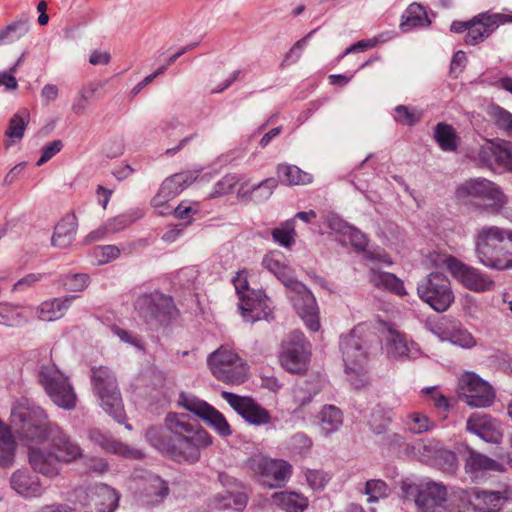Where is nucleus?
<instances>
[{
	"mask_svg": "<svg viewBox=\"0 0 512 512\" xmlns=\"http://www.w3.org/2000/svg\"><path fill=\"white\" fill-rule=\"evenodd\" d=\"M96 512H114L120 500V495L114 488L101 484L96 487Z\"/></svg>",
	"mask_w": 512,
	"mask_h": 512,
	"instance_id": "obj_44",
	"label": "nucleus"
},
{
	"mask_svg": "<svg viewBox=\"0 0 512 512\" xmlns=\"http://www.w3.org/2000/svg\"><path fill=\"white\" fill-rule=\"evenodd\" d=\"M94 256L100 264L108 263L120 255V250L115 245L97 246L94 248Z\"/></svg>",
	"mask_w": 512,
	"mask_h": 512,
	"instance_id": "obj_62",
	"label": "nucleus"
},
{
	"mask_svg": "<svg viewBox=\"0 0 512 512\" xmlns=\"http://www.w3.org/2000/svg\"><path fill=\"white\" fill-rule=\"evenodd\" d=\"M78 228V219L74 212H69L57 223L52 236V245L67 248L72 244Z\"/></svg>",
	"mask_w": 512,
	"mask_h": 512,
	"instance_id": "obj_32",
	"label": "nucleus"
},
{
	"mask_svg": "<svg viewBox=\"0 0 512 512\" xmlns=\"http://www.w3.org/2000/svg\"><path fill=\"white\" fill-rule=\"evenodd\" d=\"M247 466L258 481L269 488L285 485L290 479L292 465L283 459H271L263 455H255L247 461Z\"/></svg>",
	"mask_w": 512,
	"mask_h": 512,
	"instance_id": "obj_15",
	"label": "nucleus"
},
{
	"mask_svg": "<svg viewBox=\"0 0 512 512\" xmlns=\"http://www.w3.org/2000/svg\"><path fill=\"white\" fill-rule=\"evenodd\" d=\"M426 392L429 394L433 406L438 410L439 418L445 420L450 409L449 399L434 387L427 388Z\"/></svg>",
	"mask_w": 512,
	"mask_h": 512,
	"instance_id": "obj_58",
	"label": "nucleus"
},
{
	"mask_svg": "<svg viewBox=\"0 0 512 512\" xmlns=\"http://www.w3.org/2000/svg\"><path fill=\"white\" fill-rule=\"evenodd\" d=\"M338 226V231L342 235L341 242L344 244H350L356 251L362 252L368 245V240L360 230L355 227L348 225L342 221L331 222V228L335 229Z\"/></svg>",
	"mask_w": 512,
	"mask_h": 512,
	"instance_id": "obj_40",
	"label": "nucleus"
},
{
	"mask_svg": "<svg viewBox=\"0 0 512 512\" xmlns=\"http://www.w3.org/2000/svg\"><path fill=\"white\" fill-rule=\"evenodd\" d=\"M312 356V345L303 332L295 330L282 340L278 359L281 367L296 375H304L308 371Z\"/></svg>",
	"mask_w": 512,
	"mask_h": 512,
	"instance_id": "obj_12",
	"label": "nucleus"
},
{
	"mask_svg": "<svg viewBox=\"0 0 512 512\" xmlns=\"http://www.w3.org/2000/svg\"><path fill=\"white\" fill-rule=\"evenodd\" d=\"M15 457V441L12 434L6 431L0 435V466L10 467Z\"/></svg>",
	"mask_w": 512,
	"mask_h": 512,
	"instance_id": "obj_51",
	"label": "nucleus"
},
{
	"mask_svg": "<svg viewBox=\"0 0 512 512\" xmlns=\"http://www.w3.org/2000/svg\"><path fill=\"white\" fill-rule=\"evenodd\" d=\"M512 22V16L486 11L470 19L468 32L465 36L467 45H477L490 37L502 24Z\"/></svg>",
	"mask_w": 512,
	"mask_h": 512,
	"instance_id": "obj_24",
	"label": "nucleus"
},
{
	"mask_svg": "<svg viewBox=\"0 0 512 512\" xmlns=\"http://www.w3.org/2000/svg\"><path fill=\"white\" fill-rule=\"evenodd\" d=\"M431 24L425 8L418 3L410 4L401 16L400 29L403 33L415 28L428 27Z\"/></svg>",
	"mask_w": 512,
	"mask_h": 512,
	"instance_id": "obj_37",
	"label": "nucleus"
},
{
	"mask_svg": "<svg viewBox=\"0 0 512 512\" xmlns=\"http://www.w3.org/2000/svg\"><path fill=\"white\" fill-rule=\"evenodd\" d=\"M76 297L75 295H68L42 302L37 308L38 318L48 322L60 319Z\"/></svg>",
	"mask_w": 512,
	"mask_h": 512,
	"instance_id": "obj_34",
	"label": "nucleus"
},
{
	"mask_svg": "<svg viewBox=\"0 0 512 512\" xmlns=\"http://www.w3.org/2000/svg\"><path fill=\"white\" fill-rule=\"evenodd\" d=\"M312 439L303 432L294 434L288 443V449L293 456L305 457L312 449Z\"/></svg>",
	"mask_w": 512,
	"mask_h": 512,
	"instance_id": "obj_53",
	"label": "nucleus"
},
{
	"mask_svg": "<svg viewBox=\"0 0 512 512\" xmlns=\"http://www.w3.org/2000/svg\"><path fill=\"white\" fill-rule=\"evenodd\" d=\"M386 352L391 359H404L408 357L409 348L406 336L390 326L386 337Z\"/></svg>",
	"mask_w": 512,
	"mask_h": 512,
	"instance_id": "obj_41",
	"label": "nucleus"
},
{
	"mask_svg": "<svg viewBox=\"0 0 512 512\" xmlns=\"http://www.w3.org/2000/svg\"><path fill=\"white\" fill-rule=\"evenodd\" d=\"M11 428L20 439L43 440L51 427L45 411L25 401L13 406L10 416Z\"/></svg>",
	"mask_w": 512,
	"mask_h": 512,
	"instance_id": "obj_7",
	"label": "nucleus"
},
{
	"mask_svg": "<svg viewBox=\"0 0 512 512\" xmlns=\"http://www.w3.org/2000/svg\"><path fill=\"white\" fill-rule=\"evenodd\" d=\"M233 284L239 297L242 316L250 322L272 318V301L262 289L249 287L247 271L241 270L233 278Z\"/></svg>",
	"mask_w": 512,
	"mask_h": 512,
	"instance_id": "obj_10",
	"label": "nucleus"
},
{
	"mask_svg": "<svg viewBox=\"0 0 512 512\" xmlns=\"http://www.w3.org/2000/svg\"><path fill=\"white\" fill-rule=\"evenodd\" d=\"M316 32V29L310 31L306 36L298 40L292 48L285 54L280 67L285 68L292 64H295L302 56L304 49L306 48L309 39Z\"/></svg>",
	"mask_w": 512,
	"mask_h": 512,
	"instance_id": "obj_55",
	"label": "nucleus"
},
{
	"mask_svg": "<svg viewBox=\"0 0 512 512\" xmlns=\"http://www.w3.org/2000/svg\"><path fill=\"white\" fill-rule=\"evenodd\" d=\"M26 322L22 307L7 302H0V324L17 327Z\"/></svg>",
	"mask_w": 512,
	"mask_h": 512,
	"instance_id": "obj_46",
	"label": "nucleus"
},
{
	"mask_svg": "<svg viewBox=\"0 0 512 512\" xmlns=\"http://www.w3.org/2000/svg\"><path fill=\"white\" fill-rule=\"evenodd\" d=\"M134 309L139 318L149 326L167 327L180 316L173 297L158 290L139 295Z\"/></svg>",
	"mask_w": 512,
	"mask_h": 512,
	"instance_id": "obj_5",
	"label": "nucleus"
},
{
	"mask_svg": "<svg viewBox=\"0 0 512 512\" xmlns=\"http://www.w3.org/2000/svg\"><path fill=\"white\" fill-rule=\"evenodd\" d=\"M274 242L279 245L290 248L295 244V222L294 219H289L280 224L279 227L274 228L271 231Z\"/></svg>",
	"mask_w": 512,
	"mask_h": 512,
	"instance_id": "obj_47",
	"label": "nucleus"
},
{
	"mask_svg": "<svg viewBox=\"0 0 512 512\" xmlns=\"http://www.w3.org/2000/svg\"><path fill=\"white\" fill-rule=\"evenodd\" d=\"M459 395L471 407H489L495 399L493 387L472 372L460 378Z\"/></svg>",
	"mask_w": 512,
	"mask_h": 512,
	"instance_id": "obj_21",
	"label": "nucleus"
},
{
	"mask_svg": "<svg viewBox=\"0 0 512 512\" xmlns=\"http://www.w3.org/2000/svg\"><path fill=\"white\" fill-rule=\"evenodd\" d=\"M394 120L404 126H414L422 119V112L416 108L398 105L394 108Z\"/></svg>",
	"mask_w": 512,
	"mask_h": 512,
	"instance_id": "obj_52",
	"label": "nucleus"
},
{
	"mask_svg": "<svg viewBox=\"0 0 512 512\" xmlns=\"http://www.w3.org/2000/svg\"><path fill=\"white\" fill-rule=\"evenodd\" d=\"M212 375L219 381L240 385L248 379L247 363L231 348L221 346L208 357Z\"/></svg>",
	"mask_w": 512,
	"mask_h": 512,
	"instance_id": "obj_13",
	"label": "nucleus"
},
{
	"mask_svg": "<svg viewBox=\"0 0 512 512\" xmlns=\"http://www.w3.org/2000/svg\"><path fill=\"white\" fill-rule=\"evenodd\" d=\"M467 429L489 443L497 444L503 437L500 422L486 413H472L467 420Z\"/></svg>",
	"mask_w": 512,
	"mask_h": 512,
	"instance_id": "obj_27",
	"label": "nucleus"
},
{
	"mask_svg": "<svg viewBox=\"0 0 512 512\" xmlns=\"http://www.w3.org/2000/svg\"><path fill=\"white\" fill-rule=\"evenodd\" d=\"M369 282L378 289L389 291L398 296L407 294L404 282L393 273L372 267L369 270Z\"/></svg>",
	"mask_w": 512,
	"mask_h": 512,
	"instance_id": "obj_33",
	"label": "nucleus"
},
{
	"mask_svg": "<svg viewBox=\"0 0 512 512\" xmlns=\"http://www.w3.org/2000/svg\"><path fill=\"white\" fill-rule=\"evenodd\" d=\"M89 439L94 444L100 446L103 450L120 455L124 458L140 460L145 456L141 450L119 442L99 429H91L89 432Z\"/></svg>",
	"mask_w": 512,
	"mask_h": 512,
	"instance_id": "obj_30",
	"label": "nucleus"
},
{
	"mask_svg": "<svg viewBox=\"0 0 512 512\" xmlns=\"http://www.w3.org/2000/svg\"><path fill=\"white\" fill-rule=\"evenodd\" d=\"M29 117L27 109L15 113L9 121L5 135L14 140H21L29 122Z\"/></svg>",
	"mask_w": 512,
	"mask_h": 512,
	"instance_id": "obj_48",
	"label": "nucleus"
},
{
	"mask_svg": "<svg viewBox=\"0 0 512 512\" xmlns=\"http://www.w3.org/2000/svg\"><path fill=\"white\" fill-rule=\"evenodd\" d=\"M238 182L239 177L237 174H226L214 185L213 190L209 194V197L218 198L229 194L233 191Z\"/></svg>",
	"mask_w": 512,
	"mask_h": 512,
	"instance_id": "obj_57",
	"label": "nucleus"
},
{
	"mask_svg": "<svg viewBox=\"0 0 512 512\" xmlns=\"http://www.w3.org/2000/svg\"><path fill=\"white\" fill-rule=\"evenodd\" d=\"M455 199L463 206L492 214L500 212L507 203L501 188L482 177L470 178L460 183L455 190Z\"/></svg>",
	"mask_w": 512,
	"mask_h": 512,
	"instance_id": "obj_4",
	"label": "nucleus"
},
{
	"mask_svg": "<svg viewBox=\"0 0 512 512\" xmlns=\"http://www.w3.org/2000/svg\"><path fill=\"white\" fill-rule=\"evenodd\" d=\"M170 493L169 484L159 475L147 473L137 483L135 499L143 507H157L164 503Z\"/></svg>",
	"mask_w": 512,
	"mask_h": 512,
	"instance_id": "obj_22",
	"label": "nucleus"
},
{
	"mask_svg": "<svg viewBox=\"0 0 512 512\" xmlns=\"http://www.w3.org/2000/svg\"><path fill=\"white\" fill-rule=\"evenodd\" d=\"M465 472L471 479H479L490 472H502L503 464L480 453L468 448L464 459Z\"/></svg>",
	"mask_w": 512,
	"mask_h": 512,
	"instance_id": "obj_29",
	"label": "nucleus"
},
{
	"mask_svg": "<svg viewBox=\"0 0 512 512\" xmlns=\"http://www.w3.org/2000/svg\"><path fill=\"white\" fill-rule=\"evenodd\" d=\"M415 503L418 512H463L460 489L449 494L443 484L433 481L416 488Z\"/></svg>",
	"mask_w": 512,
	"mask_h": 512,
	"instance_id": "obj_11",
	"label": "nucleus"
},
{
	"mask_svg": "<svg viewBox=\"0 0 512 512\" xmlns=\"http://www.w3.org/2000/svg\"><path fill=\"white\" fill-rule=\"evenodd\" d=\"M178 404L184 409L194 413L212 427L221 437L232 435V429L225 416L207 402L181 392Z\"/></svg>",
	"mask_w": 512,
	"mask_h": 512,
	"instance_id": "obj_18",
	"label": "nucleus"
},
{
	"mask_svg": "<svg viewBox=\"0 0 512 512\" xmlns=\"http://www.w3.org/2000/svg\"><path fill=\"white\" fill-rule=\"evenodd\" d=\"M262 266L277 277L287 288L288 298L307 328L317 332L320 328L319 309L311 291L292 275L291 268L285 263L284 255L279 251L267 253Z\"/></svg>",
	"mask_w": 512,
	"mask_h": 512,
	"instance_id": "obj_2",
	"label": "nucleus"
},
{
	"mask_svg": "<svg viewBox=\"0 0 512 512\" xmlns=\"http://www.w3.org/2000/svg\"><path fill=\"white\" fill-rule=\"evenodd\" d=\"M460 499L463 509L467 504L479 512H499L506 502L512 500V489L506 487L501 491L472 487L460 489Z\"/></svg>",
	"mask_w": 512,
	"mask_h": 512,
	"instance_id": "obj_17",
	"label": "nucleus"
},
{
	"mask_svg": "<svg viewBox=\"0 0 512 512\" xmlns=\"http://www.w3.org/2000/svg\"><path fill=\"white\" fill-rule=\"evenodd\" d=\"M494 119L498 128L512 136V114L510 112L497 106L494 110Z\"/></svg>",
	"mask_w": 512,
	"mask_h": 512,
	"instance_id": "obj_63",
	"label": "nucleus"
},
{
	"mask_svg": "<svg viewBox=\"0 0 512 512\" xmlns=\"http://www.w3.org/2000/svg\"><path fill=\"white\" fill-rule=\"evenodd\" d=\"M11 488L24 498H37L45 492L39 477L28 470H17L10 478Z\"/></svg>",
	"mask_w": 512,
	"mask_h": 512,
	"instance_id": "obj_31",
	"label": "nucleus"
},
{
	"mask_svg": "<svg viewBox=\"0 0 512 512\" xmlns=\"http://www.w3.org/2000/svg\"><path fill=\"white\" fill-rule=\"evenodd\" d=\"M29 463L36 473L53 478L60 473L61 461L49 447H30Z\"/></svg>",
	"mask_w": 512,
	"mask_h": 512,
	"instance_id": "obj_28",
	"label": "nucleus"
},
{
	"mask_svg": "<svg viewBox=\"0 0 512 512\" xmlns=\"http://www.w3.org/2000/svg\"><path fill=\"white\" fill-rule=\"evenodd\" d=\"M305 478L308 485L314 489H323L330 480V476L323 470L306 469Z\"/></svg>",
	"mask_w": 512,
	"mask_h": 512,
	"instance_id": "obj_59",
	"label": "nucleus"
},
{
	"mask_svg": "<svg viewBox=\"0 0 512 512\" xmlns=\"http://www.w3.org/2000/svg\"><path fill=\"white\" fill-rule=\"evenodd\" d=\"M391 422L392 411L390 409L377 406L373 409L368 423L375 434H382L387 431Z\"/></svg>",
	"mask_w": 512,
	"mask_h": 512,
	"instance_id": "obj_50",
	"label": "nucleus"
},
{
	"mask_svg": "<svg viewBox=\"0 0 512 512\" xmlns=\"http://www.w3.org/2000/svg\"><path fill=\"white\" fill-rule=\"evenodd\" d=\"M320 422L321 430L325 435H329L342 426V411L334 405H325L320 412Z\"/></svg>",
	"mask_w": 512,
	"mask_h": 512,
	"instance_id": "obj_45",
	"label": "nucleus"
},
{
	"mask_svg": "<svg viewBox=\"0 0 512 512\" xmlns=\"http://www.w3.org/2000/svg\"><path fill=\"white\" fill-rule=\"evenodd\" d=\"M221 397L249 424L254 426H268L275 429L279 422L277 417L260 405L250 396H240L232 392L222 391Z\"/></svg>",
	"mask_w": 512,
	"mask_h": 512,
	"instance_id": "obj_16",
	"label": "nucleus"
},
{
	"mask_svg": "<svg viewBox=\"0 0 512 512\" xmlns=\"http://www.w3.org/2000/svg\"><path fill=\"white\" fill-rule=\"evenodd\" d=\"M45 439L48 440V447L62 463L72 462L82 456L80 446L56 424L50 428Z\"/></svg>",
	"mask_w": 512,
	"mask_h": 512,
	"instance_id": "obj_26",
	"label": "nucleus"
},
{
	"mask_svg": "<svg viewBox=\"0 0 512 512\" xmlns=\"http://www.w3.org/2000/svg\"><path fill=\"white\" fill-rule=\"evenodd\" d=\"M419 298L437 312L447 311L455 296L448 277L439 272H431L417 285Z\"/></svg>",
	"mask_w": 512,
	"mask_h": 512,
	"instance_id": "obj_14",
	"label": "nucleus"
},
{
	"mask_svg": "<svg viewBox=\"0 0 512 512\" xmlns=\"http://www.w3.org/2000/svg\"><path fill=\"white\" fill-rule=\"evenodd\" d=\"M340 350L348 381L356 389L364 387L368 382L366 369L368 346L366 341L357 334V329L341 338Z\"/></svg>",
	"mask_w": 512,
	"mask_h": 512,
	"instance_id": "obj_8",
	"label": "nucleus"
},
{
	"mask_svg": "<svg viewBox=\"0 0 512 512\" xmlns=\"http://www.w3.org/2000/svg\"><path fill=\"white\" fill-rule=\"evenodd\" d=\"M195 179L191 172L176 173L166 178L161 184L158 193L152 198V206L158 210L160 215L171 213L172 209L167 203L190 186Z\"/></svg>",
	"mask_w": 512,
	"mask_h": 512,
	"instance_id": "obj_25",
	"label": "nucleus"
},
{
	"mask_svg": "<svg viewBox=\"0 0 512 512\" xmlns=\"http://www.w3.org/2000/svg\"><path fill=\"white\" fill-rule=\"evenodd\" d=\"M441 330L440 337L443 340H447L454 345H458L462 348H472L476 345V340L473 335L462 326L460 322H450L444 327H439Z\"/></svg>",
	"mask_w": 512,
	"mask_h": 512,
	"instance_id": "obj_36",
	"label": "nucleus"
},
{
	"mask_svg": "<svg viewBox=\"0 0 512 512\" xmlns=\"http://www.w3.org/2000/svg\"><path fill=\"white\" fill-rule=\"evenodd\" d=\"M475 254L485 267L505 271L512 269V230L484 226L475 236Z\"/></svg>",
	"mask_w": 512,
	"mask_h": 512,
	"instance_id": "obj_3",
	"label": "nucleus"
},
{
	"mask_svg": "<svg viewBox=\"0 0 512 512\" xmlns=\"http://www.w3.org/2000/svg\"><path fill=\"white\" fill-rule=\"evenodd\" d=\"M38 383L50 400L64 410H72L77 404V395L66 376L53 362L42 364L37 372Z\"/></svg>",
	"mask_w": 512,
	"mask_h": 512,
	"instance_id": "obj_9",
	"label": "nucleus"
},
{
	"mask_svg": "<svg viewBox=\"0 0 512 512\" xmlns=\"http://www.w3.org/2000/svg\"><path fill=\"white\" fill-rule=\"evenodd\" d=\"M62 283L68 291L81 292L88 287L90 277L86 273L66 274L62 278Z\"/></svg>",
	"mask_w": 512,
	"mask_h": 512,
	"instance_id": "obj_56",
	"label": "nucleus"
},
{
	"mask_svg": "<svg viewBox=\"0 0 512 512\" xmlns=\"http://www.w3.org/2000/svg\"><path fill=\"white\" fill-rule=\"evenodd\" d=\"M146 440L163 457L178 464H196L201 452L213 443L212 436L194 418L185 413L170 412L164 426L146 430Z\"/></svg>",
	"mask_w": 512,
	"mask_h": 512,
	"instance_id": "obj_1",
	"label": "nucleus"
},
{
	"mask_svg": "<svg viewBox=\"0 0 512 512\" xmlns=\"http://www.w3.org/2000/svg\"><path fill=\"white\" fill-rule=\"evenodd\" d=\"M277 180L286 186L307 185L313 180V176L296 165L279 164L276 168Z\"/></svg>",
	"mask_w": 512,
	"mask_h": 512,
	"instance_id": "obj_39",
	"label": "nucleus"
},
{
	"mask_svg": "<svg viewBox=\"0 0 512 512\" xmlns=\"http://www.w3.org/2000/svg\"><path fill=\"white\" fill-rule=\"evenodd\" d=\"M91 384L103 410L118 423H124L126 413L114 372L106 366L93 367Z\"/></svg>",
	"mask_w": 512,
	"mask_h": 512,
	"instance_id": "obj_6",
	"label": "nucleus"
},
{
	"mask_svg": "<svg viewBox=\"0 0 512 512\" xmlns=\"http://www.w3.org/2000/svg\"><path fill=\"white\" fill-rule=\"evenodd\" d=\"M279 185V181L277 178L270 177L267 179H264L259 184L254 185L252 187L253 193H260V198L263 200H267L270 198V196L273 194L274 189H276Z\"/></svg>",
	"mask_w": 512,
	"mask_h": 512,
	"instance_id": "obj_64",
	"label": "nucleus"
},
{
	"mask_svg": "<svg viewBox=\"0 0 512 512\" xmlns=\"http://www.w3.org/2000/svg\"><path fill=\"white\" fill-rule=\"evenodd\" d=\"M240 493H231L226 491L224 494H218L215 496L212 503L213 512H226V509L230 506L236 505Z\"/></svg>",
	"mask_w": 512,
	"mask_h": 512,
	"instance_id": "obj_61",
	"label": "nucleus"
},
{
	"mask_svg": "<svg viewBox=\"0 0 512 512\" xmlns=\"http://www.w3.org/2000/svg\"><path fill=\"white\" fill-rule=\"evenodd\" d=\"M434 138L439 147L445 152H455L460 144V137L453 126L441 122L434 130Z\"/></svg>",
	"mask_w": 512,
	"mask_h": 512,
	"instance_id": "obj_43",
	"label": "nucleus"
},
{
	"mask_svg": "<svg viewBox=\"0 0 512 512\" xmlns=\"http://www.w3.org/2000/svg\"><path fill=\"white\" fill-rule=\"evenodd\" d=\"M272 504L285 512H304L309 500L303 494L294 491L275 492L271 496Z\"/></svg>",
	"mask_w": 512,
	"mask_h": 512,
	"instance_id": "obj_35",
	"label": "nucleus"
},
{
	"mask_svg": "<svg viewBox=\"0 0 512 512\" xmlns=\"http://www.w3.org/2000/svg\"><path fill=\"white\" fill-rule=\"evenodd\" d=\"M29 30V18L23 14L15 21L0 29V46L19 40L25 36Z\"/></svg>",
	"mask_w": 512,
	"mask_h": 512,
	"instance_id": "obj_42",
	"label": "nucleus"
},
{
	"mask_svg": "<svg viewBox=\"0 0 512 512\" xmlns=\"http://www.w3.org/2000/svg\"><path fill=\"white\" fill-rule=\"evenodd\" d=\"M405 424L413 434H422L431 431L435 427V422L421 412L409 413L406 417Z\"/></svg>",
	"mask_w": 512,
	"mask_h": 512,
	"instance_id": "obj_49",
	"label": "nucleus"
},
{
	"mask_svg": "<svg viewBox=\"0 0 512 512\" xmlns=\"http://www.w3.org/2000/svg\"><path fill=\"white\" fill-rule=\"evenodd\" d=\"M445 264L452 276L470 291L485 292L494 288V281L486 273L454 256H448Z\"/></svg>",
	"mask_w": 512,
	"mask_h": 512,
	"instance_id": "obj_19",
	"label": "nucleus"
},
{
	"mask_svg": "<svg viewBox=\"0 0 512 512\" xmlns=\"http://www.w3.org/2000/svg\"><path fill=\"white\" fill-rule=\"evenodd\" d=\"M135 221V217L130 213L117 215L109 219L102 227L90 232L86 236V243L98 241L106 234H115L129 227Z\"/></svg>",
	"mask_w": 512,
	"mask_h": 512,
	"instance_id": "obj_38",
	"label": "nucleus"
},
{
	"mask_svg": "<svg viewBox=\"0 0 512 512\" xmlns=\"http://www.w3.org/2000/svg\"><path fill=\"white\" fill-rule=\"evenodd\" d=\"M512 22V16L486 11L470 19L468 32L465 36L467 45H477L490 37L502 24Z\"/></svg>",
	"mask_w": 512,
	"mask_h": 512,
	"instance_id": "obj_23",
	"label": "nucleus"
},
{
	"mask_svg": "<svg viewBox=\"0 0 512 512\" xmlns=\"http://www.w3.org/2000/svg\"><path fill=\"white\" fill-rule=\"evenodd\" d=\"M383 41L384 40L381 39V36L359 40L356 43L349 46L348 48H346L345 51L338 56L337 60L340 61L350 53L363 52L368 49L374 48L378 43Z\"/></svg>",
	"mask_w": 512,
	"mask_h": 512,
	"instance_id": "obj_60",
	"label": "nucleus"
},
{
	"mask_svg": "<svg viewBox=\"0 0 512 512\" xmlns=\"http://www.w3.org/2000/svg\"><path fill=\"white\" fill-rule=\"evenodd\" d=\"M365 494L368 495V502H377L389 496L390 488L381 479H371L365 484Z\"/></svg>",
	"mask_w": 512,
	"mask_h": 512,
	"instance_id": "obj_54",
	"label": "nucleus"
},
{
	"mask_svg": "<svg viewBox=\"0 0 512 512\" xmlns=\"http://www.w3.org/2000/svg\"><path fill=\"white\" fill-rule=\"evenodd\" d=\"M473 160L481 168L491 170L503 168L512 172V143L504 140H489L480 146Z\"/></svg>",
	"mask_w": 512,
	"mask_h": 512,
	"instance_id": "obj_20",
	"label": "nucleus"
}]
</instances>
